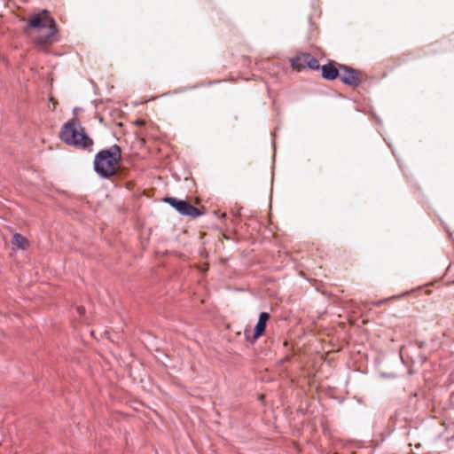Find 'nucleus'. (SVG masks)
I'll use <instances>...</instances> for the list:
<instances>
[{
	"label": "nucleus",
	"instance_id": "obj_8",
	"mask_svg": "<svg viewBox=\"0 0 454 454\" xmlns=\"http://www.w3.org/2000/svg\"><path fill=\"white\" fill-rule=\"evenodd\" d=\"M310 53H301L298 54L296 57L291 59V66L294 69L301 70L303 68L308 67V60L309 59L307 57H309Z\"/></svg>",
	"mask_w": 454,
	"mask_h": 454
},
{
	"label": "nucleus",
	"instance_id": "obj_12",
	"mask_svg": "<svg viewBox=\"0 0 454 454\" xmlns=\"http://www.w3.org/2000/svg\"><path fill=\"white\" fill-rule=\"evenodd\" d=\"M385 301H386V300H382V301H379L377 304L380 305V304L384 303Z\"/></svg>",
	"mask_w": 454,
	"mask_h": 454
},
{
	"label": "nucleus",
	"instance_id": "obj_10",
	"mask_svg": "<svg viewBox=\"0 0 454 454\" xmlns=\"http://www.w3.org/2000/svg\"><path fill=\"white\" fill-rule=\"evenodd\" d=\"M309 59L308 60V67L312 70H318L320 68L319 61L313 57L311 54H309V57H307Z\"/></svg>",
	"mask_w": 454,
	"mask_h": 454
},
{
	"label": "nucleus",
	"instance_id": "obj_11",
	"mask_svg": "<svg viewBox=\"0 0 454 454\" xmlns=\"http://www.w3.org/2000/svg\"><path fill=\"white\" fill-rule=\"evenodd\" d=\"M77 311H78L79 314H82L84 309L82 308H81V307H78L77 308Z\"/></svg>",
	"mask_w": 454,
	"mask_h": 454
},
{
	"label": "nucleus",
	"instance_id": "obj_5",
	"mask_svg": "<svg viewBox=\"0 0 454 454\" xmlns=\"http://www.w3.org/2000/svg\"><path fill=\"white\" fill-rule=\"evenodd\" d=\"M340 78L342 82L350 86H358L361 82L359 72L344 65H340Z\"/></svg>",
	"mask_w": 454,
	"mask_h": 454
},
{
	"label": "nucleus",
	"instance_id": "obj_2",
	"mask_svg": "<svg viewBox=\"0 0 454 454\" xmlns=\"http://www.w3.org/2000/svg\"><path fill=\"white\" fill-rule=\"evenodd\" d=\"M121 159V151L119 145H114L107 149L98 152L94 159V169L102 178L114 176L118 170Z\"/></svg>",
	"mask_w": 454,
	"mask_h": 454
},
{
	"label": "nucleus",
	"instance_id": "obj_1",
	"mask_svg": "<svg viewBox=\"0 0 454 454\" xmlns=\"http://www.w3.org/2000/svg\"><path fill=\"white\" fill-rule=\"evenodd\" d=\"M27 27L34 28L37 35H32L35 44L43 50L57 41V25L48 11L43 10L40 12L30 15L27 19Z\"/></svg>",
	"mask_w": 454,
	"mask_h": 454
},
{
	"label": "nucleus",
	"instance_id": "obj_13",
	"mask_svg": "<svg viewBox=\"0 0 454 454\" xmlns=\"http://www.w3.org/2000/svg\"><path fill=\"white\" fill-rule=\"evenodd\" d=\"M245 334L247 336V339H248V335H247V330L245 331Z\"/></svg>",
	"mask_w": 454,
	"mask_h": 454
},
{
	"label": "nucleus",
	"instance_id": "obj_4",
	"mask_svg": "<svg viewBox=\"0 0 454 454\" xmlns=\"http://www.w3.org/2000/svg\"><path fill=\"white\" fill-rule=\"evenodd\" d=\"M163 201L169 204L179 214L183 215L197 217L201 215L199 208L195 207L186 200H178L174 197H166L163 199Z\"/></svg>",
	"mask_w": 454,
	"mask_h": 454
},
{
	"label": "nucleus",
	"instance_id": "obj_3",
	"mask_svg": "<svg viewBox=\"0 0 454 454\" xmlns=\"http://www.w3.org/2000/svg\"><path fill=\"white\" fill-rule=\"evenodd\" d=\"M60 138L67 145L79 149L90 150L93 145L92 139L85 133L80 121L75 118L69 120L63 125Z\"/></svg>",
	"mask_w": 454,
	"mask_h": 454
},
{
	"label": "nucleus",
	"instance_id": "obj_7",
	"mask_svg": "<svg viewBox=\"0 0 454 454\" xmlns=\"http://www.w3.org/2000/svg\"><path fill=\"white\" fill-rule=\"evenodd\" d=\"M321 69L322 76L326 80L332 81L336 79L337 77H340V67L337 68L331 63L323 65Z\"/></svg>",
	"mask_w": 454,
	"mask_h": 454
},
{
	"label": "nucleus",
	"instance_id": "obj_9",
	"mask_svg": "<svg viewBox=\"0 0 454 454\" xmlns=\"http://www.w3.org/2000/svg\"><path fill=\"white\" fill-rule=\"evenodd\" d=\"M12 244L17 248L26 249L28 247V241L19 233L13 235Z\"/></svg>",
	"mask_w": 454,
	"mask_h": 454
},
{
	"label": "nucleus",
	"instance_id": "obj_6",
	"mask_svg": "<svg viewBox=\"0 0 454 454\" xmlns=\"http://www.w3.org/2000/svg\"><path fill=\"white\" fill-rule=\"evenodd\" d=\"M269 318H270L269 313L262 312L260 314L258 322H257V324L254 327V336H253L254 340H257L263 334L265 328H266L267 321L269 320Z\"/></svg>",
	"mask_w": 454,
	"mask_h": 454
}]
</instances>
